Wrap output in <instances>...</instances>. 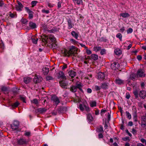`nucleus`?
I'll return each instance as SVG.
<instances>
[{
    "label": "nucleus",
    "instance_id": "f257e3e1",
    "mask_svg": "<svg viewBox=\"0 0 146 146\" xmlns=\"http://www.w3.org/2000/svg\"><path fill=\"white\" fill-rule=\"evenodd\" d=\"M77 48L74 46H71L69 51L66 49H64L61 51V53L64 56H69L70 55L76 56Z\"/></svg>",
    "mask_w": 146,
    "mask_h": 146
},
{
    "label": "nucleus",
    "instance_id": "f03ea898",
    "mask_svg": "<svg viewBox=\"0 0 146 146\" xmlns=\"http://www.w3.org/2000/svg\"><path fill=\"white\" fill-rule=\"evenodd\" d=\"M42 41L46 43H51V42L55 43L56 39L54 36L52 35L48 36L45 35L42 38Z\"/></svg>",
    "mask_w": 146,
    "mask_h": 146
},
{
    "label": "nucleus",
    "instance_id": "7ed1b4c3",
    "mask_svg": "<svg viewBox=\"0 0 146 146\" xmlns=\"http://www.w3.org/2000/svg\"><path fill=\"white\" fill-rule=\"evenodd\" d=\"M19 125V122L17 121H15L11 125V127L13 131H19L18 129Z\"/></svg>",
    "mask_w": 146,
    "mask_h": 146
},
{
    "label": "nucleus",
    "instance_id": "20e7f679",
    "mask_svg": "<svg viewBox=\"0 0 146 146\" xmlns=\"http://www.w3.org/2000/svg\"><path fill=\"white\" fill-rule=\"evenodd\" d=\"M27 142V140L23 137L20 138V139H18L17 141V143L20 145L26 144Z\"/></svg>",
    "mask_w": 146,
    "mask_h": 146
},
{
    "label": "nucleus",
    "instance_id": "39448f33",
    "mask_svg": "<svg viewBox=\"0 0 146 146\" xmlns=\"http://www.w3.org/2000/svg\"><path fill=\"white\" fill-rule=\"evenodd\" d=\"M51 100L53 103H54L56 106L60 103V101L58 97L54 95L52 96Z\"/></svg>",
    "mask_w": 146,
    "mask_h": 146
},
{
    "label": "nucleus",
    "instance_id": "423d86ee",
    "mask_svg": "<svg viewBox=\"0 0 146 146\" xmlns=\"http://www.w3.org/2000/svg\"><path fill=\"white\" fill-rule=\"evenodd\" d=\"M106 75L104 72H99L98 74V79L100 81L105 79Z\"/></svg>",
    "mask_w": 146,
    "mask_h": 146
},
{
    "label": "nucleus",
    "instance_id": "0eeeda50",
    "mask_svg": "<svg viewBox=\"0 0 146 146\" xmlns=\"http://www.w3.org/2000/svg\"><path fill=\"white\" fill-rule=\"evenodd\" d=\"M119 67V63L117 62H114L111 64V68L113 70H116Z\"/></svg>",
    "mask_w": 146,
    "mask_h": 146
},
{
    "label": "nucleus",
    "instance_id": "6e6552de",
    "mask_svg": "<svg viewBox=\"0 0 146 146\" xmlns=\"http://www.w3.org/2000/svg\"><path fill=\"white\" fill-rule=\"evenodd\" d=\"M137 77H142L144 76L145 74L143 70L140 69L137 72Z\"/></svg>",
    "mask_w": 146,
    "mask_h": 146
},
{
    "label": "nucleus",
    "instance_id": "1a4fd4ad",
    "mask_svg": "<svg viewBox=\"0 0 146 146\" xmlns=\"http://www.w3.org/2000/svg\"><path fill=\"white\" fill-rule=\"evenodd\" d=\"M18 5L15 6V9L16 10L18 11H21L22 10L23 6L22 4L19 1H17Z\"/></svg>",
    "mask_w": 146,
    "mask_h": 146
},
{
    "label": "nucleus",
    "instance_id": "9d476101",
    "mask_svg": "<svg viewBox=\"0 0 146 146\" xmlns=\"http://www.w3.org/2000/svg\"><path fill=\"white\" fill-rule=\"evenodd\" d=\"M42 80V78L40 76H35L33 79L34 82L35 83H39Z\"/></svg>",
    "mask_w": 146,
    "mask_h": 146
},
{
    "label": "nucleus",
    "instance_id": "9b49d317",
    "mask_svg": "<svg viewBox=\"0 0 146 146\" xmlns=\"http://www.w3.org/2000/svg\"><path fill=\"white\" fill-rule=\"evenodd\" d=\"M26 9L29 14V18L30 19H32L33 17V12L31 11L28 7H26Z\"/></svg>",
    "mask_w": 146,
    "mask_h": 146
},
{
    "label": "nucleus",
    "instance_id": "f8f14e48",
    "mask_svg": "<svg viewBox=\"0 0 146 146\" xmlns=\"http://www.w3.org/2000/svg\"><path fill=\"white\" fill-rule=\"evenodd\" d=\"M139 94L141 98L144 99L146 97V91L144 90L141 91Z\"/></svg>",
    "mask_w": 146,
    "mask_h": 146
},
{
    "label": "nucleus",
    "instance_id": "ddd939ff",
    "mask_svg": "<svg viewBox=\"0 0 146 146\" xmlns=\"http://www.w3.org/2000/svg\"><path fill=\"white\" fill-rule=\"evenodd\" d=\"M139 91V88H136L134 89L133 93L136 98H137L138 97V93Z\"/></svg>",
    "mask_w": 146,
    "mask_h": 146
},
{
    "label": "nucleus",
    "instance_id": "4468645a",
    "mask_svg": "<svg viewBox=\"0 0 146 146\" xmlns=\"http://www.w3.org/2000/svg\"><path fill=\"white\" fill-rule=\"evenodd\" d=\"M60 86L63 88L66 89L67 88L66 86L67 84L64 80H62L60 82Z\"/></svg>",
    "mask_w": 146,
    "mask_h": 146
},
{
    "label": "nucleus",
    "instance_id": "2eb2a0df",
    "mask_svg": "<svg viewBox=\"0 0 146 146\" xmlns=\"http://www.w3.org/2000/svg\"><path fill=\"white\" fill-rule=\"evenodd\" d=\"M141 125L143 128H144L146 126V119L145 118H142Z\"/></svg>",
    "mask_w": 146,
    "mask_h": 146
},
{
    "label": "nucleus",
    "instance_id": "dca6fc26",
    "mask_svg": "<svg viewBox=\"0 0 146 146\" xmlns=\"http://www.w3.org/2000/svg\"><path fill=\"white\" fill-rule=\"evenodd\" d=\"M68 75L71 77L74 78L76 75V73L74 71L71 70L68 72Z\"/></svg>",
    "mask_w": 146,
    "mask_h": 146
},
{
    "label": "nucleus",
    "instance_id": "f3484780",
    "mask_svg": "<svg viewBox=\"0 0 146 146\" xmlns=\"http://www.w3.org/2000/svg\"><path fill=\"white\" fill-rule=\"evenodd\" d=\"M29 25L32 29H34L36 27V24L32 21H30L29 22Z\"/></svg>",
    "mask_w": 146,
    "mask_h": 146
},
{
    "label": "nucleus",
    "instance_id": "a211bd4d",
    "mask_svg": "<svg viewBox=\"0 0 146 146\" xmlns=\"http://www.w3.org/2000/svg\"><path fill=\"white\" fill-rule=\"evenodd\" d=\"M38 111L40 113H42L45 112L46 111V109L45 108H40L38 109Z\"/></svg>",
    "mask_w": 146,
    "mask_h": 146
},
{
    "label": "nucleus",
    "instance_id": "6ab92c4d",
    "mask_svg": "<svg viewBox=\"0 0 146 146\" xmlns=\"http://www.w3.org/2000/svg\"><path fill=\"white\" fill-rule=\"evenodd\" d=\"M115 81L117 84H122L123 82V80H121L119 78H117L115 80Z\"/></svg>",
    "mask_w": 146,
    "mask_h": 146
},
{
    "label": "nucleus",
    "instance_id": "aec40b11",
    "mask_svg": "<svg viewBox=\"0 0 146 146\" xmlns=\"http://www.w3.org/2000/svg\"><path fill=\"white\" fill-rule=\"evenodd\" d=\"M31 81V79L29 77H26L24 78V81L26 84L29 83Z\"/></svg>",
    "mask_w": 146,
    "mask_h": 146
},
{
    "label": "nucleus",
    "instance_id": "412c9836",
    "mask_svg": "<svg viewBox=\"0 0 146 146\" xmlns=\"http://www.w3.org/2000/svg\"><path fill=\"white\" fill-rule=\"evenodd\" d=\"M87 118L88 120L89 121H92L93 120V118L92 117L91 114L90 113H88L87 114Z\"/></svg>",
    "mask_w": 146,
    "mask_h": 146
},
{
    "label": "nucleus",
    "instance_id": "4be33fe9",
    "mask_svg": "<svg viewBox=\"0 0 146 146\" xmlns=\"http://www.w3.org/2000/svg\"><path fill=\"white\" fill-rule=\"evenodd\" d=\"M59 74L60 76V77L61 78L62 80H65L66 79V78L64 75V73L62 71H60L59 72Z\"/></svg>",
    "mask_w": 146,
    "mask_h": 146
},
{
    "label": "nucleus",
    "instance_id": "5701e85b",
    "mask_svg": "<svg viewBox=\"0 0 146 146\" xmlns=\"http://www.w3.org/2000/svg\"><path fill=\"white\" fill-rule=\"evenodd\" d=\"M42 70L43 73H44V75L47 74L49 72V70L48 68L45 67L43 68Z\"/></svg>",
    "mask_w": 146,
    "mask_h": 146
},
{
    "label": "nucleus",
    "instance_id": "b1692460",
    "mask_svg": "<svg viewBox=\"0 0 146 146\" xmlns=\"http://www.w3.org/2000/svg\"><path fill=\"white\" fill-rule=\"evenodd\" d=\"M68 25L69 29H70L72 27L73 24H72V21L70 19L68 20Z\"/></svg>",
    "mask_w": 146,
    "mask_h": 146
},
{
    "label": "nucleus",
    "instance_id": "393cba45",
    "mask_svg": "<svg viewBox=\"0 0 146 146\" xmlns=\"http://www.w3.org/2000/svg\"><path fill=\"white\" fill-rule=\"evenodd\" d=\"M71 34L74 37V38L76 39H78V34L77 33H76L74 31H72L71 32Z\"/></svg>",
    "mask_w": 146,
    "mask_h": 146
},
{
    "label": "nucleus",
    "instance_id": "a878e982",
    "mask_svg": "<svg viewBox=\"0 0 146 146\" xmlns=\"http://www.w3.org/2000/svg\"><path fill=\"white\" fill-rule=\"evenodd\" d=\"M120 15L124 18L128 17L130 16L129 14L127 13H121Z\"/></svg>",
    "mask_w": 146,
    "mask_h": 146
},
{
    "label": "nucleus",
    "instance_id": "bb28decb",
    "mask_svg": "<svg viewBox=\"0 0 146 146\" xmlns=\"http://www.w3.org/2000/svg\"><path fill=\"white\" fill-rule=\"evenodd\" d=\"M91 58L94 60H96L98 58V56L97 55L95 54H92L91 56Z\"/></svg>",
    "mask_w": 146,
    "mask_h": 146
},
{
    "label": "nucleus",
    "instance_id": "cd10ccee",
    "mask_svg": "<svg viewBox=\"0 0 146 146\" xmlns=\"http://www.w3.org/2000/svg\"><path fill=\"white\" fill-rule=\"evenodd\" d=\"M97 131L99 132H104L102 126L100 125L97 127Z\"/></svg>",
    "mask_w": 146,
    "mask_h": 146
},
{
    "label": "nucleus",
    "instance_id": "c85d7f7f",
    "mask_svg": "<svg viewBox=\"0 0 146 146\" xmlns=\"http://www.w3.org/2000/svg\"><path fill=\"white\" fill-rule=\"evenodd\" d=\"M77 88L76 86H72L71 87L70 90L72 92H75L77 91Z\"/></svg>",
    "mask_w": 146,
    "mask_h": 146
},
{
    "label": "nucleus",
    "instance_id": "c756f323",
    "mask_svg": "<svg viewBox=\"0 0 146 146\" xmlns=\"http://www.w3.org/2000/svg\"><path fill=\"white\" fill-rule=\"evenodd\" d=\"M101 49V48L99 46H95L93 48V50L94 51L97 52L100 50Z\"/></svg>",
    "mask_w": 146,
    "mask_h": 146
},
{
    "label": "nucleus",
    "instance_id": "7c9ffc66",
    "mask_svg": "<svg viewBox=\"0 0 146 146\" xmlns=\"http://www.w3.org/2000/svg\"><path fill=\"white\" fill-rule=\"evenodd\" d=\"M76 87L77 88H78L79 90H80L81 92H83V91L82 88V86L80 84H77Z\"/></svg>",
    "mask_w": 146,
    "mask_h": 146
},
{
    "label": "nucleus",
    "instance_id": "2f4dec72",
    "mask_svg": "<svg viewBox=\"0 0 146 146\" xmlns=\"http://www.w3.org/2000/svg\"><path fill=\"white\" fill-rule=\"evenodd\" d=\"M19 105V103L18 101H17L15 103H14L12 105V108H16Z\"/></svg>",
    "mask_w": 146,
    "mask_h": 146
},
{
    "label": "nucleus",
    "instance_id": "473e14b6",
    "mask_svg": "<svg viewBox=\"0 0 146 146\" xmlns=\"http://www.w3.org/2000/svg\"><path fill=\"white\" fill-rule=\"evenodd\" d=\"M114 52L115 54L117 55H119L121 54V51L120 49H118L115 50Z\"/></svg>",
    "mask_w": 146,
    "mask_h": 146
},
{
    "label": "nucleus",
    "instance_id": "72a5a7b5",
    "mask_svg": "<svg viewBox=\"0 0 146 146\" xmlns=\"http://www.w3.org/2000/svg\"><path fill=\"white\" fill-rule=\"evenodd\" d=\"M90 106L92 107H95L96 106V102L95 101H92L90 102Z\"/></svg>",
    "mask_w": 146,
    "mask_h": 146
},
{
    "label": "nucleus",
    "instance_id": "f704fd0d",
    "mask_svg": "<svg viewBox=\"0 0 146 146\" xmlns=\"http://www.w3.org/2000/svg\"><path fill=\"white\" fill-rule=\"evenodd\" d=\"M85 105L83 104H80L79 106L80 109L82 111H83L84 110V108H85Z\"/></svg>",
    "mask_w": 146,
    "mask_h": 146
},
{
    "label": "nucleus",
    "instance_id": "c9c22d12",
    "mask_svg": "<svg viewBox=\"0 0 146 146\" xmlns=\"http://www.w3.org/2000/svg\"><path fill=\"white\" fill-rule=\"evenodd\" d=\"M130 77L132 80H135L136 77H137V75H136L135 74H132L131 75Z\"/></svg>",
    "mask_w": 146,
    "mask_h": 146
},
{
    "label": "nucleus",
    "instance_id": "e433bc0d",
    "mask_svg": "<svg viewBox=\"0 0 146 146\" xmlns=\"http://www.w3.org/2000/svg\"><path fill=\"white\" fill-rule=\"evenodd\" d=\"M108 85L107 83H104L102 84L101 86V88L103 89H106L108 88Z\"/></svg>",
    "mask_w": 146,
    "mask_h": 146
},
{
    "label": "nucleus",
    "instance_id": "4c0bfd02",
    "mask_svg": "<svg viewBox=\"0 0 146 146\" xmlns=\"http://www.w3.org/2000/svg\"><path fill=\"white\" fill-rule=\"evenodd\" d=\"M117 38H119L120 40L121 41L122 39V35L120 33H117L116 35Z\"/></svg>",
    "mask_w": 146,
    "mask_h": 146
},
{
    "label": "nucleus",
    "instance_id": "58836bf2",
    "mask_svg": "<svg viewBox=\"0 0 146 146\" xmlns=\"http://www.w3.org/2000/svg\"><path fill=\"white\" fill-rule=\"evenodd\" d=\"M106 53V50L104 48L101 49V51L100 52V54L101 55H103L105 54Z\"/></svg>",
    "mask_w": 146,
    "mask_h": 146
},
{
    "label": "nucleus",
    "instance_id": "ea45409f",
    "mask_svg": "<svg viewBox=\"0 0 146 146\" xmlns=\"http://www.w3.org/2000/svg\"><path fill=\"white\" fill-rule=\"evenodd\" d=\"M46 79L47 80H53V78L51 76H47L46 77Z\"/></svg>",
    "mask_w": 146,
    "mask_h": 146
},
{
    "label": "nucleus",
    "instance_id": "a19ab883",
    "mask_svg": "<svg viewBox=\"0 0 146 146\" xmlns=\"http://www.w3.org/2000/svg\"><path fill=\"white\" fill-rule=\"evenodd\" d=\"M21 21L23 24L26 25L28 21L26 19H21Z\"/></svg>",
    "mask_w": 146,
    "mask_h": 146
},
{
    "label": "nucleus",
    "instance_id": "79ce46f5",
    "mask_svg": "<svg viewBox=\"0 0 146 146\" xmlns=\"http://www.w3.org/2000/svg\"><path fill=\"white\" fill-rule=\"evenodd\" d=\"M125 113L127 118H128L129 119H131V116L129 112L127 111Z\"/></svg>",
    "mask_w": 146,
    "mask_h": 146
},
{
    "label": "nucleus",
    "instance_id": "37998d69",
    "mask_svg": "<svg viewBox=\"0 0 146 146\" xmlns=\"http://www.w3.org/2000/svg\"><path fill=\"white\" fill-rule=\"evenodd\" d=\"M133 119L136 122L137 121V116L136 113L133 114Z\"/></svg>",
    "mask_w": 146,
    "mask_h": 146
},
{
    "label": "nucleus",
    "instance_id": "c03bdc74",
    "mask_svg": "<svg viewBox=\"0 0 146 146\" xmlns=\"http://www.w3.org/2000/svg\"><path fill=\"white\" fill-rule=\"evenodd\" d=\"M31 39L32 42L33 43L36 44L37 43V41L38 40V39L37 38L35 39L34 38H32Z\"/></svg>",
    "mask_w": 146,
    "mask_h": 146
},
{
    "label": "nucleus",
    "instance_id": "a18cd8bd",
    "mask_svg": "<svg viewBox=\"0 0 146 146\" xmlns=\"http://www.w3.org/2000/svg\"><path fill=\"white\" fill-rule=\"evenodd\" d=\"M70 42L72 43L73 44H77V43L78 42L76 41L75 40L73 39H70Z\"/></svg>",
    "mask_w": 146,
    "mask_h": 146
},
{
    "label": "nucleus",
    "instance_id": "49530a36",
    "mask_svg": "<svg viewBox=\"0 0 146 146\" xmlns=\"http://www.w3.org/2000/svg\"><path fill=\"white\" fill-rule=\"evenodd\" d=\"M42 12L43 13L47 14H48L49 13V11L48 10H45V9L42 10Z\"/></svg>",
    "mask_w": 146,
    "mask_h": 146
},
{
    "label": "nucleus",
    "instance_id": "de8ad7c7",
    "mask_svg": "<svg viewBox=\"0 0 146 146\" xmlns=\"http://www.w3.org/2000/svg\"><path fill=\"white\" fill-rule=\"evenodd\" d=\"M31 132L29 131H25L24 135L27 136H29L30 135Z\"/></svg>",
    "mask_w": 146,
    "mask_h": 146
},
{
    "label": "nucleus",
    "instance_id": "09e8293b",
    "mask_svg": "<svg viewBox=\"0 0 146 146\" xmlns=\"http://www.w3.org/2000/svg\"><path fill=\"white\" fill-rule=\"evenodd\" d=\"M32 102L34 104H38V100L36 99H34L33 100Z\"/></svg>",
    "mask_w": 146,
    "mask_h": 146
},
{
    "label": "nucleus",
    "instance_id": "8fccbe9b",
    "mask_svg": "<svg viewBox=\"0 0 146 146\" xmlns=\"http://www.w3.org/2000/svg\"><path fill=\"white\" fill-rule=\"evenodd\" d=\"M20 100L23 101L25 103V98L24 97H23L22 96H21L20 97Z\"/></svg>",
    "mask_w": 146,
    "mask_h": 146
},
{
    "label": "nucleus",
    "instance_id": "3c124183",
    "mask_svg": "<svg viewBox=\"0 0 146 146\" xmlns=\"http://www.w3.org/2000/svg\"><path fill=\"white\" fill-rule=\"evenodd\" d=\"M133 32V29L132 28H130L127 31V33L128 34L129 33H132Z\"/></svg>",
    "mask_w": 146,
    "mask_h": 146
},
{
    "label": "nucleus",
    "instance_id": "603ef678",
    "mask_svg": "<svg viewBox=\"0 0 146 146\" xmlns=\"http://www.w3.org/2000/svg\"><path fill=\"white\" fill-rule=\"evenodd\" d=\"M2 42L0 44V46L1 47L2 49H4L5 47L4 44L3 42H2V40H1Z\"/></svg>",
    "mask_w": 146,
    "mask_h": 146
},
{
    "label": "nucleus",
    "instance_id": "864d4df0",
    "mask_svg": "<svg viewBox=\"0 0 146 146\" xmlns=\"http://www.w3.org/2000/svg\"><path fill=\"white\" fill-rule=\"evenodd\" d=\"M86 53L88 54H90L92 53L91 51L90 50H89L87 49H86Z\"/></svg>",
    "mask_w": 146,
    "mask_h": 146
},
{
    "label": "nucleus",
    "instance_id": "5fc2aeb1",
    "mask_svg": "<svg viewBox=\"0 0 146 146\" xmlns=\"http://www.w3.org/2000/svg\"><path fill=\"white\" fill-rule=\"evenodd\" d=\"M77 3L78 5L81 4H82L83 2L82 0H77Z\"/></svg>",
    "mask_w": 146,
    "mask_h": 146
},
{
    "label": "nucleus",
    "instance_id": "6e6d98bb",
    "mask_svg": "<svg viewBox=\"0 0 146 146\" xmlns=\"http://www.w3.org/2000/svg\"><path fill=\"white\" fill-rule=\"evenodd\" d=\"M122 139L124 141H127L129 140V137H127L123 138Z\"/></svg>",
    "mask_w": 146,
    "mask_h": 146
},
{
    "label": "nucleus",
    "instance_id": "4d7b16f0",
    "mask_svg": "<svg viewBox=\"0 0 146 146\" xmlns=\"http://www.w3.org/2000/svg\"><path fill=\"white\" fill-rule=\"evenodd\" d=\"M95 89L97 90H100L101 88V87L99 86H96L95 87Z\"/></svg>",
    "mask_w": 146,
    "mask_h": 146
},
{
    "label": "nucleus",
    "instance_id": "13d9d810",
    "mask_svg": "<svg viewBox=\"0 0 146 146\" xmlns=\"http://www.w3.org/2000/svg\"><path fill=\"white\" fill-rule=\"evenodd\" d=\"M7 90V88L3 86L1 88V90L3 91H6Z\"/></svg>",
    "mask_w": 146,
    "mask_h": 146
},
{
    "label": "nucleus",
    "instance_id": "bf43d9fd",
    "mask_svg": "<svg viewBox=\"0 0 146 146\" xmlns=\"http://www.w3.org/2000/svg\"><path fill=\"white\" fill-rule=\"evenodd\" d=\"M130 97V95L129 93H127L126 94V98L127 99H129Z\"/></svg>",
    "mask_w": 146,
    "mask_h": 146
},
{
    "label": "nucleus",
    "instance_id": "052dcab7",
    "mask_svg": "<svg viewBox=\"0 0 146 146\" xmlns=\"http://www.w3.org/2000/svg\"><path fill=\"white\" fill-rule=\"evenodd\" d=\"M37 3V1H33L31 2L32 5L33 6H34L36 5Z\"/></svg>",
    "mask_w": 146,
    "mask_h": 146
},
{
    "label": "nucleus",
    "instance_id": "680f3d73",
    "mask_svg": "<svg viewBox=\"0 0 146 146\" xmlns=\"http://www.w3.org/2000/svg\"><path fill=\"white\" fill-rule=\"evenodd\" d=\"M85 109L87 111H90V109L89 107L88 106H87L85 105Z\"/></svg>",
    "mask_w": 146,
    "mask_h": 146
},
{
    "label": "nucleus",
    "instance_id": "e2e57ef3",
    "mask_svg": "<svg viewBox=\"0 0 146 146\" xmlns=\"http://www.w3.org/2000/svg\"><path fill=\"white\" fill-rule=\"evenodd\" d=\"M125 30L124 27H123L119 29V31L120 32L123 33Z\"/></svg>",
    "mask_w": 146,
    "mask_h": 146
},
{
    "label": "nucleus",
    "instance_id": "0e129e2a",
    "mask_svg": "<svg viewBox=\"0 0 146 146\" xmlns=\"http://www.w3.org/2000/svg\"><path fill=\"white\" fill-rule=\"evenodd\" d=\"M98 137L99 138H103V136L102 134L99 133L98 135Z\"/></svg>",
    "mask_w": 146,
    "mask_h": 146
},
{
    "label": "nucleus",
    "instance_id": "69168bd1",
    "mask_svg": "<svg viewBox=\"0 0 146 146\" xmlns=\"http://www.w3.org/2000/svg\"><path fill=\"white\" fill-rule=\"evenodd\" d=\"M142 56L141 55H138L137 56V58L139 60H141L142 59Z\"/></svg>",
    "mask_w": 146,
    "mask_h": 146
},
{
    "label": "nucleus",
    "instance_id": "338daca9",
    "mask_svg": "<svg viewBox=\"0 0 146 146\" xmlns=\"http://www.w3.org/2000/svg\"><path fill=\"white\" fill-rule=\"evenodd\" d=\"M87 93H91L92 92V90L90 88H88L87 89Z\"/></svg>",
    "mask_w": 146,
    "mask_h": 146
},
{
    "label": "nucleus",
    "instance_id": "774afa93",
    "mask_svg": "<svg viewBox=\"0 0 146 146\" xmlns=\"http://www.w3.org/2000/svg\"><path fill=\"white\" fill-rule=\"evenodd\" d=\"M80 45H81V46L82 47H84L86 49L88 48V47H86L85 45L82 44H81V43H80Z\"/></svg>",
    "mask_w": 146,
    "mask_h": 146
}]
</instances>
